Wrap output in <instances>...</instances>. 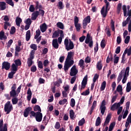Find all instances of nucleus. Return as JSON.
Wrapping results in <instances>:
<instances>
[{"instance_id": "20", "label": "nucleus", "mask_w": 131, "mask_h": 131, "mask_svg": "<svg viewBox=\"0 0 131 131\" xmlns=\"http://www.w3.org/2000/svg\"><path fill=\"white\" fill-rule=\"evenodd\" d=\"M52 47L54 48V49H58L59 48V43H58V39H54L52 40Z\"/></svg>"}, {"instance_id": "52", "label": "nucleus", "mask_w": 131, "mask_h": 131, "mask_svg": "<svg viewBox=\"0 0 131 131\" xmlns=\"http://www.w3.org/2000/svg\"><path fill=\"white\" fill-rule=\"evenodd\" d=\"M30 48L34 51H36V50H37V46L35 44H31L30 46Z\"/></svg>"}, {"instance_id": "36", "label": "nucleus", "mask_w": 131, "mask_h": 131, "mask_svg": "<svg viewBox=\"0 0 131 131\" xmlns=\"http://www.w3.org/2000/svg\"><path fill=\"white\" fill-rule=\"evenodd\" d=\"M13 98L11 99L12 103L13 105H16L18 103V98L17 97H12Z\"/></svg>"}, {"instance_id": "55", "label": "nucleus", "mask_w": 131, "mask_h": 131, "mask_svg": "<svg viewBox=\"0 0 131 131\" xmlns=\"http://www.w3.org/2000/svg\"><path fill=\"white\" fill-rule=\"evenodd\" d=\"M16 32V28L15 27L13 26L11 27L10 31V34H14Z\"/></svg>"}, {"instance_id": "43", "label": "nucleus", "mask_w": 131, "mask_h": 131, "mask_svg": "<svg viewBox=\"0 0 131 131\" xmlns=\"http://www.w3.org/2000/svg\"><path fill=\"white\" fill-rule=\"evenodd\" d=\"M114 126H115V123L113 122L111 123L108 128V131H112L113 128H114Z\"/></svg>"}, {"instance_id": "22", "label": "nucleus", "mask_w": 131, "mask_h": 131, "mask_svg": "<svg viewBox=\"0 0 131 131\" xmlns=\"http://www.w3.org/2000/svg\"><path fill=\"white\" fill-rule=\"evenodd\" d=\"M129 123H130L131 124V113L129 114V115H128L125 124V126L126 127V128H127L128 127V126L129 125Z\"/></svg>"}, {"instance_id": "35", "label": "nucleus", "mask_w": 131, "mask_h": 131, "mask_svg": "<svg viewBox=\"0 0 131 131\" xmlns=\"http://www.w3.org/2000/svg\"><path fill=\"white\" fill-rule=\"evenodd\" d=\"M57 27L60 29H64V24L61 22H58L56 24Z\"/></svg>"}, {"instance_id": "45", "label": "nucleus", "mask_w": 131, "mask_h": 131, "mask_svg": "<svg viewBox=\"0 0 131 131\" xmlns=\"http://www.w3.org/2000/svg\"><path fill=\"white\" fill-rule=\"evenodd\" d=\"M75 27L77 31H80V28H81V25H80V24H75Z\"/></svg>"}, {"instance_id": "6", "label": "nucleus", "mask_w": 131, "mask_h": 131, "mask_svg": "<svg viewBox=\"0 0 131 131\" xmlns=\"http://www.w3.org/2000/svg\"><path fill=\"white\" fill-rule=\"evenodd\" d=\"M17 87L16 86V84H13L11 87V91L10 92V95L11 98H15L18 97V94L16 89Z\"/></svg>"}, {"instance_id": "16", "label": "nucleus", "mask_w": 131, "mask_h": 131, "mask_svg": "<svg viewBox=\"0 0 131 131\" xmlns=\"http://www.w3.org/2000/svg\"><path fill=\"white\" fill-rule=\"evenodd\" d=\"M35 118L37 122H41L42 120V114L39 112H36V115Z\"/></svg>"}, {"instance_id": "21", "label": "nucleus", "mask_w": 131, "mask_h": 131, "mask_svg": "<svg viewBox=\"0 0 131 131\" xmlns=\"http://www.w3.org/2000/svg\"><path fill=\"white\" fill-rule=\"evenodd\" d=\"M32 110V108L29 107L26 108L24 111V117H28V115L29 114V112Z\"/></svg>"}, {"instance_id": "14", "label": "nucleus", "mask_w": 131, "mask_h": 131, "mask_svg": "<svg viewBox=\"0 0 131 131\" xmlns=\"http://www.w3.org/2000/svg\"><path fill=\"white\" fill-rule=\"evenodd\" d=\"M59 34H60V36H64L63 31L60 30L59 31H55L53 33L52 38H57V37H59Z\"/></svg>"}, {"instance_id": "18", "label": "nucleus", "mask_w": 131, "mask_h": 131, "mask_svg": "<svg viewBox=\"0 0 131 131\" xmlns=\"http://www.w3.org/2000/svg\"><path fill=\"white\" fill-rule=\"evenodd\" d=\"M125 72V70L124 69L122 70L121 71L119 74L118 78H117V82L118 83H119L120 81H121V79H122V76L123 74L124 75V73Z\"/></svg>"}, {"instance_id": "48", "label": "nucleus", "mask_w": 131, "mask_h": 131, "mask_svg": "<svg viewBox=\"0 0 131 131\" xmlns=\"http://www.w3.org/2000/svg\"><path fill=\"white\" fill-rule=\"evenodd\" d=\"M125 40H124V42L125 43H126V45H127V43H128V42H129V40H130V36H126L125 38Z\"/></svg>"}, {"instance_id": "31", "label": "nucleus", "mask_w": 131, "mask_h": 131, "mask_svg": "<svg viewBox=\"0 0 131 131\" xmlns=\"http://www.w3.org/2000/svg\"><path fill=\"white\" fill-rule=\"evenodd\" d=\"M96 106H97V101L95 100L93 101L92 106L91 108L90 115H92V113H93V111H94V109L96 108Z\"/></svg>"}, {"instance_id": "27", "label": "nucleus", "mask_w": 131, "mask_h": 131, "mask_svg": "<svg viewBox=\"0 0 131 131\" xmlns=\"http://www.w3.org/2000/svg\"><path fill=\"white\" fill-rule=\"evenodd\" d=\"M7 7L6 6V2H0V10L1 11H4V10H6Z\"/></svg>"}, {"instance_id": "34", "label": "nucleus", "mask_w": 131, "mask_h": 131, "mask_svg": "<svg viewBox=\"0 0 131 131\" xmlns=\"http://www.w3.org/2000/svg\"><path fill=\"white\" fill-rule=\"evenodd\" d=\"M75 115V113H74V111H73V110H71L70 111V117L71 119H74L75 117H74Z\"/></svg>"}, {"instance_id": "25", "label": "nucleus", "mask_w": 131, "mask_h": 131, "mask_svg": "<svg viewBox=\"0 0 131 131\" xmlns=\"http://www.w3.org/2000/svg\"><path fill=\"white\" fill-rule=\"evenodd\" d=\"M31 37V32L30 31V30H28L26 32V40L27 41H29Z\"/></svg>"}, {"instance_id": "30", "label": "nucleus", "mask_w": 131, "mask_h": 131, "mask_svg": "<svg viewBox=\"0 0 131 131\" xmlns=\"http://www.w3.org/2000/svg\"><path fill=\"white\" fill-rule=\"evenodd\" d=\"M17 70L18 66H17L15 63H13L11 66V71L16 73Z\"/></svg>"}, {"instance_id": "7", "label": "nucleus", "mask_w": 131, "mask_h": 131, "mask_svg": "<svg viewBox=\"0 0 131 131\" xmlns=\"http://www.w3.org/2000/svg\"><path fill=\"white\" fill-rule=\"evenodd\" d=\"M85 43H89V47L90 48H93V46H94V41H93V38L91 36L90 34H87L86 39L85 40Z\"/></svg>"}, {"instance_id": "15", "label": "nucleus", "mask_w": 131, "mask_h": 131, "mask_svg": "<svg viewBox=\"0 0 131 131\" xmlns=\"http://www.w3.org/2000/svg\"><path fill=\"white\" fill-rule=\"evenodd\" d=\"M11 68V63L8 61H4L2 63V69H5V70H9Z\"/></svg>"}, {"instance_id": "4", "label": "nucleus", "mask_w": 131, "mask_h": 131, "mask_svg": "<svg viewBox=\"0 0 131 131\" xmlns=\"http://www.w3.org/2000/svg\"><path fill=\"white\" fill-rule=\"evenodd\" d=\"M64 44L67 51H70L74 49V44L73 43V42H72V41L69 42L68 39H64Z\"/></svg>"}, {"instance_id": "23", "label": "nucleus", "mask_w": 131, "mask_h": 131, "mask_svg": "<svg viewBox=\"0 0 131 131\" xmlns=\"http://www.w3.org/2000/svg\"><path fill=\"white\" fill-rule=\"evenodd\" d=\"M39 15V12H38V11H36L34 12L32 14V17H31L32 20H36V18H37V17H38Z\"/></svg>"}, {"instance_id": "33", "label": "nucleus", "mask_w": 131, "mask_h": 131, "mask_svg": "<svg viewBox=\"0 0 131 131\" xmlns=\"http://www.w3.org/2000/svg\"><path fill=\"white\" fill-rule=\"evenodd\" d=\"M78 66L82 68V69H84V61L83 59H80L79 61Z\"/></svg>"}, {"instance_id": "57", "label": "nucleus", "mask_w": 131, "mask_h": 131, "mask_svg": "<svg viewBox=\"0 0 131 131\" xmlns=\"http://www.w3.org/2000/svg\"><path fill=\"white\" fill-rule=\"evenodd\" d=\"M122 6V4L121 3H119L118 5L117 6V12L118 14H119V13H120V11H121V7Z\"/></svg>"}, {"instance_id": "2", "label": "nucleus", "mask_w": 131, "mask_h": 131, "mask_svg": "<svg viewBox=\"0 0 131 131\" xmlns=\"http://www.w3.org/2000/svg\"><path fill=\"white\" fill-rule=\"evenodd\" d=\"M74 56V52H70L68 53V55L64 62L63 70L66 72L68 71L69 68L74 64V60H73V57Z\"/></svg>"}, {"instance_id": "47", "label": "nucleus", "mask_w": 131, "mask_h": 131, "mask_svg": "<svg viewBox=\"0 0 131 131\" xmlns=\"http://www.w3.org/2000/svg\"><path fill=\"white\" fill-rule=\"evenodd\" d=\"M25 23L27 25H31V23H32V21L31 20V19L28 18L26 20H25Z\"/></svg>"}, {"instance_id": "37", "label": "nucleus", "mask_w": 131, "mask_h": 131, "mask_svg": "<svg viewBox=\"0 0 131 131\" xmlns=\"http://www.w3.org/2000/svg\"><path fill=\"white\" fill-rule=\"evenodd\" d=\"M85 123V120L84 119V118H82L81 120L79 121L78 125H79V126H82V125H84Z\"/></svg>"}, {"instance_id": "1", "label": "nucleus", "mask_w": 131, "mask_h": 131, "mask_svg": "<svg viewBox=\"0 0 131 131\" xmlns=\"http://www.w3.org/2000/svg\"><path fill=\"white\" fill-rule=\"evenodd\" d=\"M128 11L126 10V6L123 5L122 7V9L124 13V17H128L126 18V20L123 21L122 23L123 27H125L127 24L128 25V30L129 32H131V10H129V6L127 7Z\"/></svg>"}, {"instance_id": "63", "label": "nucleus", "mask_w": 131, "mask_h": 131, "mask_svg": "<svg viewBox=\"0 0 131 131\" xmlns=\"http://www.w3.org/2000/svg\"><path fill=\"white\" fill-rule=\"evenodd\" d=\"M35 10V8H34V6H33V5H31L29 7L30 12H31L32 13L34 12Z\"/></svg>"}, {"instance_id": "56", "label": "nucleus", "mask_w": 131, "mask_h": 131, "mask_svg": "<svg viewBox=\"0 0 131 131\" xmlns=\"http://www.w3.org/2000/svg\"><path fill=\"white\" fill-rule=\"evenodd\" d=\"M70 106L72 107L75 106V100L74 98L71 99Z\"/></svg>"}, {"instance_id": "50", "label": "nucleus", "mask_w": 131, "mask_h": 131, "mask_svg": "<svg viewBox=\"0 0 131 131\" xmlns=\"http://www.w3.org/2000/svg\"><path fill=\"white\" fill-rule=\"evenodd\" d=\"M66 103H67V99L64 98L62 100H60L58 102V104H59V105H64V104H66Z\"/></svg>"}, {"instance_id": "24", "label": "nucleus", "mask_w": 131, "mask_h": 131, "mask_svg": "<svg viewBox=\"0 0 131 131\" xmlns=\"http://www.w3.org/2000/svg\"><path fill=\"white\" fill-rule=\"evenodd\" d=\"M0 39L1 40H6L7 39V36L5 35V32L3 30L0 32Z\"/></svg>"}, {"instance_id": "28", "label": "nucleus", "mask_w": 131, "mask_h": 131, "mask_svg": "<svg viewBox=\"0 0 131 131\" xmlns=\"http://www.w3.org/2000/svg\"><path fill=\"white\" fill-rule=\"evenodd\" d=\"M15 23L18 27H20V25L22 23V19L19 17H17L15 19Z\"/></svg>"}, {"instance_id": "41", "label": "nucleus", "mask_w": 131, "mask_h": 131, "mask_svg": "<svg viewBox=\"0 0 131 131\" xmlns=\"http://www.w3.org/2000/svg\"><path fill=\"white\" fill-rule=\"evenodd\" d=\"M5 2L8 5L11 6V7H14V2H13V0H5Z\"/></svg>"}, {"instance_id": "58", "label": "nucleus", "mask_w": 131, "mask_h": 131, "mask_svg": "<svg viewBox=\"0 0 131 131\" xmlns=\"http://www.w3.org/2000/svg\"><path fill=\"white\" fill-rule=\"evenodd\" d=\"M38 67L40 68V69H42L43 68V64H42V62H41V61H39L38 62Z\"/></svg>"}, {"instance_id": "46", "label": "nucleus", "mask_w": 131, "mask_h": 131, "mask_svg": "<svg viewBox=\"0 0 131 131\" xmlns=\"http://www.w3.org/2000/svg\"><path fill=\"white\" fill-rule=\"evenodd\" d=\"M33 63V61L32 60V59L28 58L27 64H28V67H30L31 66H32Z\"/></svg>"}, {"instance_id": "5", "label": "nucleus", "mask_w": 131, "mask_h": 131, "mask_svg": "<svg viewBox=\"0 0 131 131\" xmlns=\"http://www.w3.org/2000/svg\"><path fill=\"white\" fill-rule=\"evenodd\" d=\"M13 105L11 104V101H8L4 106V110L6 114H10V113L13 110Z\"/></svg>"}, {"instance_id": "61", "label": "nucleus", "mask_w": 131, "mask_h": 131, "mask_svg": "<svg viewBox=\"0 0 131 131\" xmlns=\"http://www.w3.org/2000/svg\"><path fill=\"white\" fill-rule=\"evenodd\" d=\"M14 62L15 63V65L17 67L20 66L21 65V60H20V59L15 60Z\"/></svg>"}, {"instance_id": "8", "label": "nucleus", "mask_w": 131, "mask_h": 131, "mask_svg": "<svg viewBox=\"0 0 131 131\" xmlns=\"http://www.w3.org/2000/svg\"><path fill=\"white\" fill-rule=\"evenodd\" d=\"M128 75H129V67H127L125 69V73L123 75V78L122 80V83H125V82H126Z\"/></svg>"}, {"instance_id": "39", "label": "nucleus", "mask_w": 131, "mask_h": 131, "mask_svg": "<svg viewBox=\"0 0 131 131\" xmlns=\"http://www.w3.org/2000/svg\"><path fill=\"white\" fill-rule=\"evenodd\" d=\"M103 67V66H102V63H101V61H99L97 63L96 68L98 69V70H102V68Z\"/></svg>"}, {"instance_id": "12", "label": "nucleus", "mask_w": 131, "mask_h": 131, "mask_svg": "<svg viewBox=\"0 0 131 131\" xmlns=\"http://www.w3.org/2000/svg\"><path fill=\"white\" fill-rule=\"evenodd\" d=\"M0 131H8L7 124H4V120L0 119Z\"/></svg>"}, {"instance_id": "10", "label": "nucleus", "mask_w": 131, "mask_h": 131, "mask_svg": "<svg viewBox=\"0 0 131 131\" xmlns=\"http://www.w3.org/2000/svg\"><path fill=\"white\" fill-rule=\"evenodd\" d=\"M88 84V75H86L81 82V85L80 89H79L80 91H82L84 89H85V86H86V84Z\"/></svg>"}, {"instance_id": "60", "label": "nucleus", "mask_w": 131, "mask_h": 131, "mask_svg": "<svg viewBox=\"0 0 131 131\" xmlns=\"http://www.w3.org/2000/svg\"><path fill=\"white\" fill-rule=\"evenodd\" d=\"M15 73H16L11 71V72L9 73L8 74L9 78H10V79L13 78V77H14V74H15Z\"/></svg>"}, {"instance_id": "26", "label": "nucleus", "mask_w": 131, "mask_h": 131, "mask_svg": "<svg viewBox=\"0 0 131 131\" xmlns=\"http://www.w3.org/2000/svg\"><path fill=\"white\" fill-rule=\"evenodd\" d=\"M27 94L28 95L27 97V99L28 101H30V100H31V96H32V92H31L30 88L28 89Z\"/></svg>"}, {"instance_id": "64", "label": "nucleus", "mask_w": 131, "mask_h": 131, "mask_svg": "<svg viewBox=\"0 0 131 131\" xmlns=\"http://www.w3.org/2000/svg\"><path fill=\"white\" fill-rule=\"evenodd\" d=\"M117 92H122V86L121 85H118L116 89Z\"/></svg>"}, {"instance_id": "13", "label": "nucleus", "mask_w": 131, "mask_h": 131, "mask_svg": "<svg viewBox=\"0 0 131 131\" xmlns=\"http://www.w3.org/2000/svg\"><path fill=\"white\" fill-rule=\"evenodd\" d=\"M105 105H106V101H105V100H104L102 101L101 104L100 106V110L102 115H103L104 113H105V111L106 110Z\"/></svg>"}, {"instance_id": "19", "label": "nucleus", "mask_w": 131, "mask_h": 131, "mask_svg": "<svg viewBox=\"0 0 131 131\" xmlns=\"http://www.w3.org/2000/svg\"><path fill=\"white\" fill-rule=\"evenodd\" d=\"M108 11H109V10H108V9L105 10L104 7H102V8L101 10V14L102 16L103 17V18H106V17L107 16V13H108Z\"/></svg>"}, {"instance_id": "59", "label": "nucleus", "mask_w": 131, "mask_h": 131, "mask_svg": "<svg viewBox=\"0 0 131 131\" xmlns=\"http://www.w3.org/2000/svg\"><path fill=\"white\" fill-rule=\"evenodd\" d=\"M123 103H124V96H123L120 100V102H118V104H119V105H120V106H121V105H122V104H123Z\"/></svg>"}, {"instance_id": "51", "label": "nucleus", "mask_w": 131, "mask_h": 131, "mask_svg": "<svg viewBox=\"0 0 131 131\" xmlns=\"http://www.w3.org/2000/svg\"><path fill=\"white\" fill-rule=\"evenodd\" d=\"M48 122H49V120L47 119V116H45L43 117V120H42V123L45 125H47L48 124Z\"/></svg>"}, {"instance_id": "62", "label": "nucleus", "mask_w": 131, "mask_h": 131, "mask_svg": "<svg viewBox=\"0 0 131 131\" xmlns=\"http://www.w3.org/2000/svg\"><path fill=\"white\" fill-rule=\"evenodd\" d=\"M35 111H39V112H41V109L40 108V106L39 105H36L34 107Z\"/></svg>"}, {"instance_id": "17", "label": "nucleus", "mask_w": 131, "mask_h": 131, "mask_svg": "<svg viewBox=\"0 0 131 131\" xmlns=\"http://www.w3.org/2000/svg\"><path fill=\"white\" fill-rule=\"evenodd\" d=\"M39 27L40 30L42 33H43V32H46V31H47V29H48V26L45 23L40 25Z\"/></svg>"}, {"instance_id": "44", "label": "nucleus", "mask_w": 131, "mask_h": 131, "mask_svg": "<svg viewBox=\"0 0 131 131\" xmlns=\"http://www.w3.org/2000/svg\"><path fill=\"white\" fill-rule=\"evenodd\" d=\"M130 90H131L130 83L129 82L127 83L126 91L127 93H129V92H130Z\"/></svg>"}, {"instance_id": "9", "label": "nucleus", "mask_w": 131, "mask_h": 131, "mask_svg": "<svg viewBox=\"0 0 131 131\" xmlns=\"http://www.w3.org/2000/svg\"><path fill=\"white\" fill-rule=\"evenodd\" d=\"M83 28L85 29L86 28V26H88V24L89 23H91V16L90 15L87 16L86 17L84 18L83 20Z\"/></svg>"}, {"instance_id": "40", "label": "nucleus", "mask_w": 131, "mask_h": 131, "mask_svg": "<svg viewBox=\"0 0 131 131\" xmlns=\"http://www.w3.org/2000/svg\"><path fill=\"white\" fill-rule=\"evenodd\" d=\"M40 30L39 29L36 31L35 32V35L34 36V38H37V37H39V36L40 35Z\"/></svg>"}, {"instance_id": "11", "label": "nucleus", "mask_w": 131, "mask_h": 131, "mask_svg": "<svg viewBox=\"0 0 131 131\" xmlns=\"http://www.w3.org/2000/svg\"><path fill=\"white\" fill-rule=\"evenodd\" d=\"M77 73H78V70L76 69V66L74 65L71 69L70 75V76H76Z\"/></svg>"}, {"instance_id": "54", "label": "nucleus", "mask_w": 131, "mask_h": 131, "mask_svg": "<svg viewBox=\"0 0 131 131\" xmlns=\"http://www.w3.org/2000/svg\"><path fill=\"white\" fill-rule=\"evenodd\" d=\"M81 95L82 96H88V95H90V90H87L84 92H83Z\"/></svg>"}, {"instance_id": "53", "label": "nucleus", "mask_w": 131, "mask_h": 131, "mask_svg": "<svg viewBox=\"0 0 131 131\" xmlns=\"http://www.w3.org/2000/svg\"><path fill=\"white\" fill-rule=\"evenodd\" d=\"M106 41H105V39H103L100 43V46L102 49H104L105 47H106V44L105 43Z\"/></svg>"}, {"instance_id": "42", "label": "nucleus", "mask_w": 131, "mask_h": 131, "mask_svg": "<svg viewBox=\"0 0 131 131\" xmlns=\"http://www.w3.org/2000/svg\"><path fill=\"white\" fill-rule=\"evenodd\" d=\"M106 88V82L104 81L102 83L100 87L101 91H104Z\"/></svg>"}, {"instance_id": "32", "label": "nucleus", "mask_w": 131, "mask_h": 131, "mask_svg": "<svg viewBox=\"0 0 131 131\" xmlns=\"http://www.w3.org/2000/svg\"><path fill=\"white\" fill-rule=\"evenodd\" d=\"M110 119H111V115L108 114L104 122V125H106V124L110 122Z\"/></svg>"}, {"instance_id": "29", "label": "nucleus", "mask_w": 131, "mask_h": 131, "mask_svg": "<svg viewBox=\"0 0 131 131\" xmlns=\"http://www.w3.org/2000/svg\"><path fill=\"white\" fill-rule=\"evenodd\" d=\"M57 7L59 10H63L64 9V5H63V2L61 1L58 2L57 4Z\"/></svg>"}, {"instance_id": "49", "label": "nucleus", "mask_w": 131, "mask_h": 131, "mask_svg": "<svg viewBox=\"0 0 131 131\" xmlns=\"http://www.w3.org/2000/svg\"><path fill=\"white\" fill-rule=\"evenodd\" d=\"M111 27L112 28V31H114L115 32V25H114V21H113V20H111Z\"/></svg>"}, {"instance_id": "38", "label": "nucleus", "mask_w": 131, "mask_h": 131, "mask_svg": "<svg viewBox=\"0 0 131 131\" xmlns=\"http://www.w3.org/2000/svg\"><path fill=\"white\" fill-rule=\"evenodd\" d=\"M101 124V118L100 117H98L96 121V126H99Z\"/></svg>"}, {"instance_id": "3", "label": "nucleus", "mask_w": 131, "mask_h": 131, "mask_svg": "<svg viewBox=\"0 0 131 131\" xmlns=\"http://www.w3.org/2000/svg\"><path fill=\"white\" fill-rule=\"evenodd\" d=\"M122 109H123V107L122 106H120L119 103H118L117 102L113 104L111 107V110L112 111H115V110H118V115H119V114L121 113V112H122Z\"/></svg>"}]
</instances>
